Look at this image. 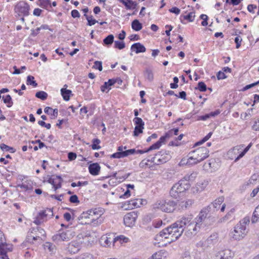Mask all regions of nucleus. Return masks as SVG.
<instances>
[{
  "mask_svg": "<svg viewBox=\"0 0 259 259\" xmlns=\"http://www.w3.org/2000/svg\"><path fill=\"white\" fill-rule=\"evenodd\" d=\"M207 208H203L198 215L192 220L191 217H183L160 232L155 236L157 241L168 239L170 243L177 240L185 233L188 238L195 235L201 229L212 225L216 221L215 217L207 216Z\"/></svg>",
  "mask_w": 259,
  "mask_h": 259,
  "instance_id": "1",
  "label": "nucleus"
},
{
  "mask_svg": "<svg viewBox=\"0 0 259 259\" xmlns=\"http://www.w3.org/2000/svg\"><path fill=\"white\" fill-rule=\"evenodd\" d=\"M209 156L208 150L204 147H199L189 153L188 158H183L180 165H192L206 159Z\"/></svg>",
  "mask_w": 259,
  "mask_h": 259,
  "instance_id": "2",
  "label": "nucleus"
},
{
  "mask_svg": "<svg viewBox=\"0 0 259 259\" xmlns=\"http://www.w3.org/2000/svg\"><path fill=\"white\" fill-rule=\"evenodd\" d=\"M250 222V218L246 217L237 224L234 227V230L231 232L230 236L235 240H240L247 235L248 230L247 226Z\"/></svg>",
  "mask_w": 259,
  "mask_h": 259,
  "instance_id": "3",
  "label": "nucleus"
},
{
  "mask_svg": "<svg viewBox=\"0 0 259 259\" xmlns=\"http://www.w3.org/2000/svg\"><path fill=\"white\" fill-rule=\"evenodd\" d=\"M187 183L185 180H180L177 183L174 185L170 190V195L175 199L180 198L183 195L184 193L190 187V184Z\"/></svg>",
  "mask_w": 259,
  "mask_h": 259,
  "instance_id": "4",
  "label": "nucleus"
},
{
  "mask_svg": "<svg viewBox=\"0 0 259 259\" xmlns=\"http://www.w3.org/2000/svg\"><path fill=\"white\" fill-rule=\"evenodd\" d=\"M75 233L71 230L59 232L52 237L54 241L59 243L61 241H68L75 235Z\"/></svg>",
  "mask_w": 259,
  "mask_h": 259,
  "instance_id": "5",
  "label": "nucleus"
},
{
  "mask_svg": "<svg viewBox=\"0 0 259 259\" xmlns=\"http://www.w3.org/2000/svg\"><path fill=\"white\" fill-rule=\"evenodd\" d=\"M176 203L174 201H160L155 204V207L166 212H172L176 208Z\"/></svg>",
  "mask_w": 259,
  "mask_h": 259,
  "instance_id": "6",
  "label": "nucleus"
},
{
  "mask_svg": "<svg viewBox=\"0 0 259 259\" xmlns=\"http://www.w3.org/2000/svg\"><path fill=\"white\" fill-rule=\"evenodd\" d=\"M171 156L168 151L162 150L157 153L154 157L151 158V162L156 165H159L168 161Z\"/></svg>",
  "mask_w": 259,
  "mask_h": 259,
  "instance_id": "7",
  "label": "nucleus"
},
{
  "mask_svg": "<svg viewBox=\"0 0 259 259\" xmlns=\"http://www.w3.org/2000/svg\"><path fill=\"white\" fill-rule=\"evenodd\" d=\"M30 7L25 2L20 1L15 6V11L19 16H27L29 14Z\"/></svg>",
  "mask_w": 259,
  "mask_h": 259,
  "instance_id": "8",
  "label": "nucleus"
},
{
  "mask_svg": "<svg viewBox=\"0 0 259 259\" xmlns=\"http://www.w3.org/2000/svg\"><path fill=\"white\" fill-rule=\"evenodd\" d=\"M89 210L87 212H83L80 215V219L83 220L85 219L86 220H89L90 224L92 225L93 226H96L99 225H100L102 222L103 219H99L98 218H94V217H92V215H89Z\"/></svg>",
  "mask_w": 259,
  "mask_h": 259,
  "instance_id": "9",
  "label": "nucleus"
},
{
  "mask_svg": "<svg viewBox=\"0 0 259 259\" xmlns=\"http://www.w3.org/2000/svg\"><path fill=\"white\" fill-rule=\"evenodd\" d=\"M138 218L137 212L132 211L124 215L123 221L124 224L128 227H132L135 224Z\"/></svg>",
  "mask_w": 259,
  "mask_h": 259,
  "instance_id": "10",
  "label": "nucleus"
},
{
  "mask_svg": "<svg viewBox=\"0 0 259 259\" xmlns=\"http://www.w3.org/2000/svg\"><path fill=\"white\" fill-rule=\"evenodd\" d=\"M30 235V237L32 238L33 240H37L40 238L41 236L44 237L46 236L45 231L38 227L36 228H33L31 229Z\"/></svg>",
  "mask_w": 259,
  "mask_h": 259,
  "instance_id": "11",
  "label": "nucleus"
},
{
  "mask_svg": "<svg viewBox=\"0 0 259 259\" xmlns=\"http://www.w3.org/2000/svg\"><path fill=\"white\" fill-rule=\"evenodd\" d=\"M118 240V238H114L112 235H104L102 236L100 242L104 246H110L111 244Z\"/></svg>",
  "mask_w": 259,
  "mask_h": 259,
  "instance_id": "12",
  "label": "nucleus"
},
{
  "mask_svg": "<svg viewBox=\"0 0 259 259\" xmlns=\"http://www.w3.org/2000/svg\"><path fill=\"white\" fill-rule=\"evenodd\" d=\"M141 204V200L140 199H136L128 201L124 203L122 207L125 209H132L135 207H138Z\"/></svg>",
  "mask_w": 259,
  "mask_h": 259,
  "instance_id": "13",
  "label": "nucleus"
},
{
  "mask_svg": "<svg viewBox=\"0 0 259 259\" xmlns=\"http://www.w3.org/2000/svg\"><path fill=\"white\" fill-rule=\"evenodd\" d=\"M224 201V198L223 197H220L218 199H215L212 203H211L210 205L207 206V207H204V208H207V214H208V212L210 211V210L213 208V211L215 210H218L222 203ZM207 216H209L207 215Z\"/></svg>",
  "mask_w": 259,
  "mask_h": 259,
  "instance_id": "14",
  "label": "nucleus"
},
{
  "mask_svg": "<svg viewBox=\"0 0 259 259\" xmlns=\"http://www.w3.org/2000/svg\"><path fill=\"white\" fill-rule=\"evenodd\" d=\"M234 255L233 252L227 249L219 251L217 255V257L219 259H232Z\"/></svg>",
  "mask_w": 259,
  "mask_h": 259,
  "instance_id": "15",
  "label": "nucleus"
},
{
  "mask_svg": "<svg viewBox=\"0 0 259 259\" xmlns=\"http://www.w3.org/2000/svg\"><path fill=\"white\" fill-rule=\"evenodd\" d=\"M80 245L79 242L76 241H72L69 243L67 247V250L70 253H76L80 249Z\"/></svg>",
  "mask_w": 259,
  "mask_h": 259,
  "instance_id": "16",
  "label": "nucleus"
},
{
  "mask_svg": "<svg viewBox=\"0 0 259 259\" xmlns=\"http://www.w3.org/2000/svg\"><path fill=\"white\" fill-rule=\"evenodd\" d=\"M243 147V145H239V146H236L234 147H233L232 149H230L228 152V155L229 156V157L231 159H233L235 158V159L236 158L235 157V155H236L237 154H239L240 153V150H241V149Z\"/></svg>",
  "mask_w": 259,
  "mask_h": 259,
  "instance_id": "17",
  "label": "nucleus"
},
{
  "mask_svg": "<svg viewBox=\"0 0 259 259\" xmlns=\"http://www.w3.org/2000/svg\"><path fill=\"white\" fill-rule=\"evenodd\" d=\"M89 215H92V217L97 216V218L99 219H102L101 217L104 213V209L102 208L98 207L94 209H91L89 210Z\"/></svg>",
  "mask_w": 259,
  "mask_h": 259,
  "instance_id": "18",
  "label": "nucleus"
},
{
  "mask_svg": "<svg viewBox=\"0 0 259 259\" xmlns=\"http://www.w3.org/2000/svg\"><path fill=\"white\" fill-rule=\"evenodd\" d=\"M100 166L98 163L91 164L89 166V170L90 173L93 176L98 175L100 170Z\"/></svg>",
  "mask_w": 259,
  "mask_h": 259,
  "instance_id": "19",
  "label": "nucleus"
},
{
  "mask_svg": "<svg viewBox=\"0 0 259 259\" xmlns=\"http://www.w3.org/2000/svg\"><path fill=\"white\" fill-rule=\"evenodd\" d=\"M131 49L132 51H135L137 54L144 53L146 51L145 47L140 42L133 44L131 46Z\"/></svg>",
  "mask_w": 259,
  "mask_h": 259,
  "instance_id": "20",
  "label": "nucleus"
},
{
  "mask_svg": "<svg viewBox=\"0 0 259 259\" xmlns=\"http://www.w3.org/2000/svg\"><path fill=\"white\" fill-rule=\"evenodd\" d=\"M220 111L217 110L214 112H211L210 113L206 114L204 115L198 116L197 117V120L205 121V120H207L208 119H209V118H210L211 117H214V116L218 115V114H220Z\"/></svg>",
  "mask_w": 259,
  "mask_h": 259,
  "instance_id": "21",
  "label": "nucleus"
},
{
  "mask_svg": "<svg viewBox=\"0 0 259 259\" xmlns=\"http://www.w3.org/2000/svg\"><path fill=\"white\" fill-rule=\"evenodd\" d=\"M144 77L149 81H152L154 79V74L153 70L150 68H147L144 72Z\"/></svg>",
  "mask_w": 259,
  "mask_h": 259,
  "instance_id": "22",
  "label": "nucleus"
},
{
  "mask_svg": "<svg viewBox=\"0 0 259 259\" xmlns=\"http://www.w3.org/2000/svg\"><path fill=\"white\" fill-rule=\"evenodd\" d=\"M61 94L65 101H68L70 100V95H72V91L66 88L61 89Z\"/></svg>",
  "mask_w": 259,
  "mask_h": 259,
  "instance_id": "23",
  "label": "nucleus"
},
{
  "mask_svg": "<svg viewBox=\"0 0 259 259\" xmlns=\"http://www.w3.org/2000/svg\"><path fill=\"white\" fill-rule=\"evenodd\" d=\"M195 18V13L193 12L189 13L187 15H181L180 21L182 23H184V20H187L189 22H193Z\"/></svg>",
  "mask_w": 259,
  "mask_h": 259,
  "instance_id": "24",
  "label": "nucleus"
},
{
  "mask_svg": "<svg viewBox=\"0 0 259 259\" xmlns=\"http://www.w3.org/2000/svg\"><path fill=\"white\" fill-rule=\"evenodd\" d=\"M45 217L44 216L43 214H41V212L40 211L35 218L33 223L37 225H40L45 221Z\"/></svg>",
  "mask_w": 259,
  "mask_h": 259,
  "instance_id": "25",
  "label": "nucleus"
},
{
  "mask_svg": "<svg viewBox=\"0 0 259 259\" xmlns=\"http://www.w3.org/2000/svg\"><path fill=\"white\" fill-rule=\"evenodd\" d=\"M132 28L135 31H139L142 28V24L137 19L132 22Z\"/></svg>",
  "mask_w": 259,
  "mask_h": 259,
  "instance_id": "26",
  "label": "nucleus"
},
{
  "mask_svg": "<svg viewBox=\"0 0 259 259\" xmlns=\"http://www.w3.org/2000/svg\"><path fill=\"white\" fill-rule=\"evenodd\" d=\"M257 222H259V205L255 208L251 219L252 223H255Z\"/></svg>",
  "mask_w": 259,
  "mask_h": 259,
  "instance_id": "27",
  "label": "nucleus"
},
{
  "mask_svg": "<svg viewBox=\"0 0 259 259\" xmlns=\"http://www.w3.org/2000/svg\"><path fill=\"white\" fill-rule=\"evenodd\" d=\"M114 41V36L112 34H110L106 37L103 39V43L107 46H110Z\"/></svg>",
  "mask_w": 259,
  "mask_h": 259,
  "instance_id": "28",
  "label": "nucleus"
},
{
  "mask_svg": "<svg viewBox=\"0 0 259 259\" xmlns=\"http://www.w3.org/2000/svg\"><path fill=\"white\" fill-rule=\"evenodd\" d=\"M234 211L232 209L229 212H228L226 215H225L224 217L221 218L218 222L220 223H225L228 220L231 219L232 217V214L233 213Z\"/></svg>",
  "mask_w": 259,
  "mask_h": 259,
  "instance_id": "29",
  "label": "nucleus"
},
{
  "mask_svg": "<svg viewBox=\"0 0 259 259\" xmlns=\"http://www.w3.org/2000/svg\"><path fill=\"white\" fill-rule=\"evenodd\" d=\"M137 3L132 0H130L127 4H125V7L127 10L136 9L137 7Z\"/></svg>",
  "mask_w": 259,
  "mask_h": 259,
  "instance_id": "30",
  "label": "nucleus"
},
{
  "mask_svg": "<svg viewBox=\"0 0 259 259\" xmlns=\"http://www.w3.org/2000/svg\"><path fill=\"white\" fill-rule=\"evenodd\" d=\"M38 5L44 9H47L48 7H51L50 0H38Z\"/></svg>",
  "mask_w": 259,
  "mask_h": 259,
  "instance_id": "31",
  "label": "nucleus"
},
{
  "mask_svg": "<svg viewBox=\"0 0 259 259\" xmlns=\"http://www.w3.org/2000/svg\"><path fill=\"white\" fill-rule=\"evenodd\" d=\"M27 84L28 85H31L33 87H36L37 86V83L34 80V77L31 75H28L27 77Z\"/></svg>",
  "mask_w": 259,
  "mask_h": 259,
  "instance_id": "32",
  "label": "nucleus"
},
{
  "mask_svg": "<svg viewBox=\"0 0 259 259\" xmlns=\"http://www.w3.org/2000/svg\"><path fill=\"white\" fill-rule=\"evenodd\" d=\"M251 146V144L250 143L243 150V151H241L240 152L239 155H238V156H237L236 157L234 161L237 162L239 159H240L241 158H242L245 154V153L249 150Z\"/></svg>",
  "mask_w": 259,
  "mask_h": 259,
  "instance_id": "33",
  "label": "nucleus"
},
{
  "mask_svg": "<svg viewBox=\"0 0 259 259\" xmlns=\"http://www.w3.org/2000/svg\"><path fill=\"white\" fill-rule=\"evenodd\" d=\"M4 102L7 104L8 107H11L13 106V102L12 100V98L10 95H8L5 98L3 97Z\"/></svg>",
  "mask_w": 259,
  "mask_h": 259,
  "instance_id": "34",
  "label": "nucleus"
},
{
  "mask_svg": "<svg viewBox=\"0 0 259 259\" xmlns=\"http://www.w3.org/2000/svg\"><path fill=\"white\" fill-rule=\"evenodd\" d=\"M35 97L42 100H45L48 97V94L44 91H39L35 94Z\"/></svg>",
  "mask_w": 259,
  "mask_h": 259,
  "instance_id": "35",
  "label": "nucleus"
},
{
  "mask_svg": "<svg viewBox=\"0 0 259 259\" xmlns=\"http://www.w3.org/2000/svg\"><path fill=\"white\" fill-rule=\"evenodd\" d=\"M101 141L98 139H94L92 140L93 144L92 145V148L93 150H98L101 148V146L99 145Z\"/></svg>",
  "mask_w": 259,
  "mask_h": 259,
  "instance_id": "36",
  "label": "nucleus"
},
{
  "mask_svg": "<svg viewBox=\"0 0 259 259\" xmlns=\"http://www.w3.org/2000/svg\"><path fill=\"white\" fill-rule=\"evenodd\" d=\"M1 149L2 150H5L6 151H10L11 153H14L16 151V150L13 147H11L8 146V145L5 144H1L0 145Z\"/></svg>",
  "mask_w": 259,
  "mask_h": 259,
  "instance_id": "37",
  "label": "nucleus"
},
{
  "mask_svg": "<svg viewBox=\"0 0 259 259\" xmlns=\"http://www.w3.org/2000/svg\"><path fill=\"white\" fill-rule=\"evenodd\" d=\"M84 16H85L86 19L88 20V25L89 26H92L94 25L95 23L98 22V21L93 18V16H89L87 14H84Z\"/></svg>",
  "mask_w": 259,
  "mask_h": 259,
  "instance_id": "38",
  "label": "nucleus"
},
{
  "mask_svg": "<svg viewBox=\"0 0 259 259\" xmlns=\"http://www.w3.org/2000/svg\"><path fill=\"white\" fill-rule=\"evenodd\" d=\"M211 135H212V133L211 132L209 133L205 137H204L203 138V139L196 142L195 144V146H199V145L202 144L203 143H204V142L207 141L211 137Z\"/></svg>",
  "mask_w": 259,
  "mask_h": 259,
  "instance_id": "39",
  "label": "nucleus"
},
{
  "mask_svg": "<svg viewBox=\"0 0 259 259\" xmlns=\"http://www.w3.org/2000/svg\"><path fill=\"white\" fill-rule=\"evenodd\" d=\"M4 245L0 244V258L2 259H9V257L7 254L4 248Z\"/></svg>",
  "mask_w": 259,
  "mask_h": 259,
  "instance_id": "40",
  "label": "nucleus"
},
{
  "mask_svg": "<svg viewBox=\"0 0 259 259\" xmlns=\"http://www.w3.org/2000/svg\"><path fill=\"white\" fill-rule=\"evenodd\" d=\"M125 44L123 41L116 40L114 41V48L119 50L123 49L125 48Z\"/></svg>",
  "mask_w": 259,
  "mask_h": 259,
  "instance_id": "41",
  "label": "nucleus"
},
{
  "mask_svg": "<svg viewBox=\"0 0 259 259\" xmlns=\"http://www.w3.org/2000/svg\"><path fill=\"white\" fill-rule=\"evenodd\" d=\"M196 89H198L200 92H205L206 91L207 88L204 82L200 81L198 82V87Z\"/></svg>",
  "mask_w": 259,
  "mask_h": 259,
  "instance_id": "42",
  "label": "nucleus"
},
{
  "mask_svg": "<svg viewBox=\"0 0 259 259\" xmlns=\"http://www.w3.org/2000/svg\"><path fill=\"white\" fill-rule=\"evenodd\" d=\"M192 204V201L190 200H188L187 201H184L181 202L180 205L181 206L182 208H186L189 207Z\"/></svg>",
  "mask_w": 259,
  "mask_h": 259,
  "instance_id": "43",
  "label": "nucleus"
},
{
  "mask_svg": "<svg viewBox=\"0 0 259 259\" xmlns=\"http://www.w3.org/2000/svg\"><path fill=\"white\" fill-rule=\"evenodd\" d=\"M41 214L46 218L48 216H52L53 214L52 209L47 208L45 210L41 211Z\"/></svg>",
  "mask_w": 259,
  "mask_h": 259,
  "instance_id": "44",
  "label": "nucleus"
},
{
  "mask_svg": "<svg viewBox=\"0 0 259 259\" xmlns=\"http://www.w3.org/2000/svg\"><path fill=\"white\" fill-rule=\"evenodd\" d=\"M44 248L46 250H48L50 252H53L54 250V246L49 242H47L44 244Z\"/></svg>",
  "mask_w": 259,
  "mask_h": 259,
  "instance_id": "45",
  "label": "nucleus"
},
{
  "mask_svg": "<svg viewBox=\"0 0 259 259\" xmlns=\"http://www.w3.org/2000/svg\"><path fill=\"white\" fill-rule=\"evenodd\" d=\"M143 128L144 126H136L134 132V135L135 136H138L139 134L143 132Z\"/></svg>",
  "mask_w": 259,
  "mask_h": 259,
  "instance_id": "46",
  "label": "nucleus"
},
{
  "mask_svg": "<svg viewBox=\"0 0 259 259\" xmlns=\"http://www.w3.org/2000/svg\"><path fill=\"white\" fill-rule=\"evenodd\" d=\"M134 121H135L136 126H144V122L140 117H135Z\"/></svg>",
  "mask_w": 259,
  "mask_h": 259,
  "instance_id": "47",
  "label": "nucleus"
},
{
  "mask_svg": "<svg viewBox=\"0 0 259 259\" xmlns=\"http://www.w3.org/2000/svg\"><path fill=\"white\" fill-rule=\"evenodd\" d=\"M200 18L203 20V21L201 22V25L203 26H205L207 25V19L208 17L205 14H201L200 16Z\"/></svg>",
  "mask_w": 259,
  "mask_h": 259,
  "instance_id": "48",
  "label": "nucleus"
},
{
  "mask_svg": "<svg viewBox=\"0 0 259 259\" xmlns=\"http://www.w3.org/2000/svg\"><path fill=\"white\" fill-rule=\"evenodd\" d=\"M136 150L135 149H131L123 151L124 157H126L130 155L134 154L136 153Z\"/></svg>",
  "mask_w": 259,
  "mask_h": 259,
  "instance_id": "49",
  "label": "nucleus"
},
{
  "mask_svg": "<svg viewBox=\"0 0 259 259\" xmlns=\"http://www.w3.org/2000/svg\"><path fill=\"white\" fill-rule=\"evenodd\" d=\"M111 158H120L124 157L123 151L117 152L115 153H113L110 156Z\"/></svg>",
  "mask_w": 259,
  "mask_h": 259,
  "instance_id": "50",
  "label": "nucleus"
},
{
  "mask_svg": "<svg viewBox=\"0 0 259 259\" xmlns=\"http://www.w3.org/2000/svg\"><path fill=\"white\" fill-rule=\"evenodd\" d=\"M161 146L160 142H156L148 148V151L149 152L152 150L159 149Z\"/></svg>",
  "mask_w": 259,
  "mask_h": 259,
  "instance_id": "51",
  "label": "nucleus"
},
{
  "mask_svg": "<svg viewBox=\"0 0 259 259\" xmlns=\"http://www.w3.org/2000/svg\"><path fill=\"white\" fill-rule=\"evenodd\" d=\"M69 201L72 203H78L79 201L76 195H73L70 197Z\"/></svg>",
  "mask_w": 259,
  "mask_h": 259,
  "instance_id": "52",
  "label": "nucleus"
},
{
  "mask_svg": "<svg viewBox=\"0 0 259 259\" xmlns=\"http://www.w3.org/2000/svg\"><path fill=\"white\" fill-rule=\"evenodd\" d=\"M252 129L255 131H259V118L254 120L252 126Z\"/></svg>",
  "mask_w": 259,
  "mask_h": 259,
  "instance_id": "53",
  "label": "nucleus"
},
{
  "mask_svg": "<svg viewBox=\"0 0 259 259\" xmlns=\"http://www.w3.org/2000/svg\"><path fill=\"white\" fill-rule=\"evenodd\" d=\"M258 84H259V80L258 81L252 83L251 84L246 85L242 89V91H246L249 89H251V88H252L253 87H255V85H256Z\"/></svg>",
  "mask_w": 259,
  "mask_h": 259,
  "instance_id": "54",
  "label": "nucleus"
},
{
  "mask_svg": "<svg viewBox=\"0 0 259 259\" xmlns=\"http://www.w3.org/2000/svg\"><path fill=\"white\" fill-rule=\"evenodd\" d=\"M102 62L96 61L94 63V67L95 69H98L100 71L102 70Z\"/></svg>",
  "mask_w": 259,
  "mask_h": 259,
  "instance_id": "55",
  "label": "nucleus"
},
{
  "mask_svg": "<svg viewBox=\"0 0 259 259\" xmlns=\"http://www.w3.org/2000/svg\"><path fill=\"white\" fill-rule=\"evenodd\" d=\"M242 40V38L239 36H238L235 37V42L236 43V48L237 49H238L240 48V47L241 46V43Z\"/></svg>",
  "mask_w": 259,
  "mask_h": 259,
  "instance_id": "56",
  "label": "nucleus"
},
{
  "mask_svg": "<svg viewBox=\"0 0 259 259\" xmlns=\"http://www.w3.org/2000/svg\"><path fill=\"white\" fill-rule=\"evenodd\" d=\"M38 124L41 126L45 127L47 129H50L51 127V124L46 123L45 121L42 120H39L38 121Z\"/></svg>",
  "mask_w": 259,
  "mask_h": 259,
  "instance_id": "57",
  "label": "nucleus"
},
{
  "mask_svg": "<svg viewBox=\"0 0 259 259\" xmlns=\"http://www.w3.org/2000/svg\"><path fill=\"white\" fill-rule=\"evenodd\" d=\"M243 0H226V3L233 5V6L238 5Z\"/></svg>",
  "mask_w": 259,
  "mask_h": 259,
  "instance_id": "58",
  "label": "nucleus"
},
{
  "mask_svg": "<svg viewBox=\"0 0 259 259\" xmlns=\"http://www.w3.org/2000/svg\"><path fill=\"white\" fill-rule=\"evenodd\" d=\"M217 78L219 80L223 79L227 77V76L225 75L224 72H222L221 71H219L217 74Z\"/></svg>",
  "mask_w": 259,
  "mask_h": 259,
  "instance_id": "59",
  "label": "nucleus"
},
{
  "mask_svg": "<svg viewBox=\"0 0 259 259\" xmlns=\"http://www.w3.org/2000/svg\"><path fill=\"white\" fill-rule=\"evenodd\" d=\"M76 158V154L75 153L70 152L68 154V158L69 160L72 161Z\"/></svg>",
  "mask_w": 259,
  "mask_h": 259,
  "instance_id": "60",
  "label": "nucleus"
},
{
  "mask_svg": "<svg viewBox=\"0 0 259 259\" xmlns=\"http://www.w3.org/2000/svg\"><path fill=\"white\" fill-rule=\"evenodd\" d=\"M170 13H175L176 15H178L180 13V9L178 8L174 7L169 10Z\"/></svg>",
  "mask_w": 259,
  "mask_h": 259,
  "instance_id": "61",
  "label": "nucleus"
},
{
  "mask_svg": "<svg viewBox=\"0 0 259 259\" xmlns=\"http://www.w3.org/2000/svg\"><path fill=\"white\" fill-rule=\"evenodd\" d=\"M257 7L256 6L254 5L250 4L248 5L247 6V10L248 11L252 13H254V9H256Z\"/></svg>",
  "mask_w": 259,
  "mask_h": 259,
  "instance_id": "62",
  "label": "nucleus"
},
{
  "mask_svg": "<svg viewBox=\"0 0 259 259\" xmlns=\"http://www.w3.org/2000/svg\"><path fill=\"white\" fill-rule=\"evenodd\" d=\"M258 192L259 185L252 190V192L250 193V197L252 198L255 197L256 195V194L258 193Z\"/></svg>",
  "mask_w": 259,
  "mask_h": 259,
  "instance_id": "63",
  "label": "nucleus"
},
{
  "mask_svg": "<svg viewBox=\"0 0 259 259\" xmlns=\"http://www.w3.org/2000/svg\"><path fill=\"white\" fill-rule=\"evenodd\" d=\"M71 16L74 18H79L80 17V14L77 10H73L71 11Z\"/></svg>",
  "mask_w": 259,
  "mask_h": 259,
  "instance_id": "64",
  "label": "nucleus"
}]
</instances>
